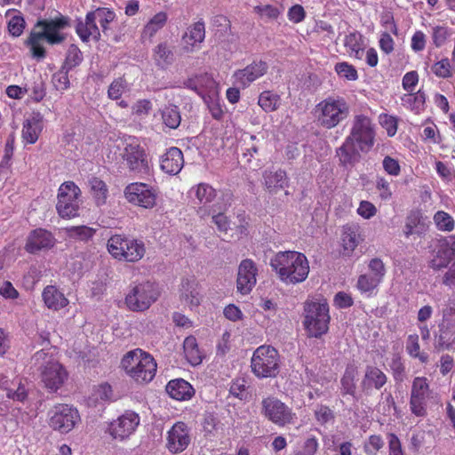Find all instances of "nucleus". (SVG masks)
<instances>
[{"label": "nucleus", "mask_w": 455, "mask_h": 455, "mask_svg": "<svg viewBox=\"0 0 455 455\" xmlns=\"http://www.w3.org/2000/svg\"><path fill=\"white\" fill-rule=\"evenodd\" d=\"M334 70L339 77L346 80H357L359 77L356 68L348 61H339L335 64Z\"/></svg>", "instance_id": "nucleus-51"}, {"label": "nucleus", "mask_w": 455, "mask_h": 455, "mask_svg": "<svg viewBox=\"0 0 455 455\" xmlns=\"http://www.w3.org/2000/svg\"><path fill=\"white\" fill-rule=\"evenodd\" d=\"M280 355L272 345H260L251 359V372L259 379L276 377L280 371Z\"/></svg>", "instance_id": "nucleus-7"}, {"label": "nucleus", "mask_w": 455, "mask_h": 455, "mask_svg": "<svg viewBox=\"0 0 455 455\" xmlns=\"http://www.w3.org/2000/svg\"><path fill=\"white\" fill-rule=\"evenodd\" d=\"M451 34L449 27L446 26H435L433 27L432 40L437 48L443 46L445 41L449 38Z\"/></svg>", "instance_id": "nucleus-61"}, {"label": "nucleus", "mask_w": 455, "mask_h": 455, "mask_svg": "<svg viewBox=\"0 0 455 455\" xmlns=\"http://www.w3.org/2000/svg\"><path fill=\"white\" fill-rule=\"evenodd\" d=\"M206 38V25L203 19L196 20L187 27L184 34L181 36V51L189 54L202 48V43Z\"/></svg>", "instance_id": "nucleus-20"}, {"label": "nucleus", "mask_w": 455, "mask_h": 455, "mask_svg": "<svg viewBox=\"0 0 455 455\" xmlns=\"http://www.w3.org/2000/svg\"><path fill=\"white\" fill-rule=\"evenodd\" d=\"M83 60L84 55L80 48L77 47V45H75V44L69 45L66 53V66L68 68V72L70 68H76V66H79Z\"/></svg>", "instance_id": "nucleus-54"}, {"label": "nucleus", "mask_w": 455, "mask_h": 455, "mask_svg": "<svg viewBox=\"0 0 455 455\" xmlns=\"http://www.w3.org/2000/svg\"><path fill=\"white\" fill-rule=\"evenodd\" d=\"M261 412L265 418L277 426L293 424L297 419L291 407L275 395H268L261 400Z\"/></svg>", "instance_id": "nucleus-13"}, {"label": "nucleus", "mask_w": 455, "mask_h": 455, "mask_svg": "<svg viewBox=\"0 0 455 455\" xmlns=\"http://www.w3.org/2000/svg\"><path fill=\"white\" fill-rule=\"evenodd\" d=\"M47 423L53 431L68 434L73 431L81 420V415L74 405L69 403H56L47 412Z\"/></svg>", "instance_id": "nucleus-9"}, {"label": "nucleus", "mask_w": 455, "mask_h": 455, "mask_svg": "<svg viewBox=\"0 0 455 455\" xmlns=\"http://www.w3.org/2000/svg\"><path fill=\"white\" fill-rule=\"evenodd\" d=\"M402 105L408 109H411L414 113H421L424 111L427 103V94L419 89L417 92H410L409 94H403L401 97Z\"/></svg>", "instance_id": "nucleus-40"}, {"label": "nucleus", "mask_w": 455, "mask_h": 455, "mask_svg": "<svg viewBox=\"0 0 455 455\" xmlns=\"http://www.w3.org/2000/svg\"><path fill=\"white\" fill-rule=\"evenodd\" d=\"M388 454L389 455H405L403 449V443L395 433H388Z\"/></svg>", "instance_id": "nucleus-64"}, {"label": "nucleus", "mask_w": 455, "mask_h": 455, "mask_svg": "<svg viewBox=\"0 0 455 455\" xmlns=\"http://www.w3.org/2000/svg\"><path fill=\"white\" fill-rule=\"evenodd\" d=\"M330 306L326 301H306L304 303V328L308 336L319 338L330 328Z\"/></svg>", "instance_id": "nucleus-6"}, {"label": "nucleus", "mask_w": 455, "mask_h": 455, "mask_svg": "<svg viewBox=\"0 0 455 455\" xmlns=\"http://www.w3.org/2000/svg\"><path fill=\"white\" fill-rule=\"evenodd\" d=\"M152 57L158 68H169L171 64H173L175 52L172 47L169 45L168 42H159V44L153 48Z\"/></svg>", "instance_id": "nucleus-38"}, {"label": "nucleus", "mask_w": 455, "mask_h": 455, "mask_svg": "<svg viewBox=\"0 0 455 455\" xmlns=\"http://www.w3.org/2000/svg\"><path fill=\"white\" fill-rule=\"evenodd\" d=\"M388 378L383 370L375 364H367L362 381L361 388L363 393L370 395L373 390H381L387 382Z\"/></svg>", "instance_id": "nucleus-24"}, {"label": "nucleus", "mask_w": 455, "mask_h": 455, "mask_svg": "<svg viewBox=\"0 0 455 455\" xmlns=\"http://www.w3.org/2000/svg\"><path fill=\"white\" fill-rule=\"evenodd\" d=\"M68 23L69 19L67 16L39 19L25 41L27 46L30 47L32 56L37 59L45 58L46 51L42 44L43 39H45L50 44L62 43L65 36L61 33V29L68 27Z\"/></svg>", "instance_id": "nucleus-1"}, {"label": "nucleus", "mask_w": 455, "mask_h": 455, "mask_svg": "<svg viewBox=\"0 0 455 455\" xmlns=\"http://www.w3.org/2000/svg\"><path fill=\"white\" fill-rule=\"evenodd\" d=\"M375 187L377 190L379 191V196L380 199H384V201H387V199H390L393 196V192L391 189V184L386 177H377L375 181Z\"/></svg>", "instance_id": "nucleus-63"}, {"label": "nucleus", "mask_w": 455, "mask_h": 455, "mask_svg": "<svg viewBox=\"0 0 455 455\" xmlns=\"http://www.w3.org/2000/svg\"><path fill=\"white\" fill-rule=\"evenodd\" d=\"M343 45L349 56L355 59H362L364 51V37L358 30H353L345 36Z\"/></svg>", "instance_id": "nucleus-37"}, {"label": "nucleus", "mask_w": 455, "mask_h": 455, "mask_svg": "<svg viewBox=\"0 0 455 455\" xmlns=\"http://www.w3.org/2000/svg\"><path fill=\"white\" fill-rule=\"evenodd\" d=\"M432 390L426 376H416L411 381L410 393V410L418 418L427 416L428 399Z\"/></svg>", "instance_id": "nucleus-14"}, {"label": "nucleus", "mask_w": 455, "mask_h": 455, "mask_svg": "<svg viewBox=\"0 0 455 455\" xmlns=\"http://www.w3.org/2000/svg\"><path fill=\"white\" fill-rule=\"evenodd\" d=\"M281 97L273 91H262L258 97V105L262 108L264 111H275L280 107Z\"/></svg>", "instance_id": "nucleus-48"}, {"label": "nucleus", "mask_w": 455, "mask_h": 455, "mask_svg": "<svg viewBox=\"0 0 455 455\" xmlns=\"http://www.w3.org/2000/svg\"><path fill=\"white\" fill-rule=\"evenodd\" d=\"M140 422V417L137 411H126L108 423L106 432L115 441H125L134 434Z\"/></svg>", "instance_id": "nucleus-17"}, {"label": "nucleus", "mask_w": 455, "mask_h": 455, "mask_svg": "<svg viewBox=\"0 0 455 455\" xmlns=\"http://www.w3.org/2000/svg\"><path fill=\"white\" fill-rule=\"evenodd\" d=\"M65 232L69 238L88 242L90 238L95 235L96 229L95 228H91V226L82 224V226H68L65 228Z\"/></svg>", "instance_id": "nucleus-45"}, {"label": "nucleus", "mask_w": 455, "mask_h": 455, "mask_svg": "<svg viewBox=\"0 0 455 455\" xmlns=\"http://www.w3.org/2000/svg\"><path fill=\"white\" fill-rule=\"evenodd\" d=\"M113 388L108 382H101L98 386H94L92 391L88 397L89 404L97 406V404H103L107 401L112 400Z\"/></svg>", "instance_id": "nucleus-43"}, {"label": "nucleus", "mask_w": 455, "mask_h": 455, "mask_svg": "<svg viewBox=\"0 0 455 455\" xmlns=\"http://www.w3.org/2000/svg\"><path fill=\"white\" fill-rule=\"evenodd\" d=\"M433 221L441 232H453L455 228V218L444 210H438L433 215Z\"/></svg>", "instance_id": "nucleus-46"}, {"label": "nucleus", "mask_w": 455, "mask_h": 455, "mask_svg": "<svg viewBox=\"0 0 455 455\" xmlns=\"http://www.w3.org/2000/svg\"><path fill=\"white\" fill-rule=\"evenodd\" d=\"M363 237L359 231V226L356 224H347L343 226L340 236L341 254L344 256L353 255Z\"/></svg>", "instance_id": "nucleus-26"}, {"label": "nucleus", "mask_w": 455, "mask_h": 455, "mask_svg": "<svg viewBox=\"0 0 455 455\" xmlns=\"http://www.w3.org/2000/svg\"><path fill=\"white\" fill-rule=\"evenodd\" d=\"M455 315V307H448L443 312V322L439 325L437 347L439 349H452L455 347V321L451 315Z\"/></svg>", "instance_id": "nucleus-22"}, {"label": "nucleus", "mask_w": 455, "mask_h": 455, "mask_svg": "<svg viewBox=\"0 0 455 455\" xmlns=\"http://www.w3.org/2000/svg\"><path fill=\"white\" fill-rule=\"evenodd\" d=\"M44 129V117L41 114H32L23 122L21 136L25 142L35 144Z\"/></svg>", "instance_id": "nucleus-29"}, {"label": "nucleus", "mask_w": 455, "mask_h": 455, "mask_svg": "<svg viewBox=\"0 0 455 455\" xmlns=\"http://www.w3.org/2000/svg\"><path fill=\"white\" fill-rule=\"evenodd\" d=\"M90 194L96 205L107 204L109 196V187L105 180L100 177H91L89 179Z\"/></svg>", "instance_id": "nucleus-39"}, {"label": "nucleus", "mask_w": 455, "mask_h": 455, "mask_svg": "<svg viewBox=\"0 0 455 455\" xmlns=\"http://www.w3.org/2000/svg\"><path fill=\"white\" fill-rule=\"evenodd\" d=\"M162 118L166 126L178 127L181 123L180 108L177 106H165L162 110Z\"/></svg>", "instance_id": "nucleus-50"}, {"label": "nucleus", "mask_w": 455, "mask_h": 455, "mask_svg": "<svg viewBox=\"0 0 455 455\" xmlns=\"http://www.w3.org/2000/svg\"><path fill=\"white\" fill-rule=\"evenodd\" d=\"M121 365L125 372L139 383L153 380L157 371V363L154 356L140 348L125 353L121 360Z\"/></svg>", "instance_id": "nucleus-4"}, {"label": "nucleus", "mask_w": 455, "mask_h": 455, "mask_svg": "<svg viewBox=\"0 0 455 455\" xmlns=\"http://www.w3.org/2000/svg\"><path fill=\"white\" fill-rule=\"evenodd\" d=\"M52 84L58 90H67L70 85L68 68L66 67V60L63 67L52 75Z\"/></svg>", "instance_id": "nucleus-55"}, {"label": "nucleus", "mask_w": 455, "mask_h": 455, "mask_svg": "<svg viewBox=\"0 0 455 455\" xmlns=\"http://www.w3.org/2000/svg\"><path fill=\"white\" fill-rule=\"evenodd\" d=\"M258 267L252 259H244L239 263L236 275V290L241 294H250L257 283Z\"/></svg>", "instance_id": "nucleus-21"}, {"label": "nucleus", "mask_w": 455, "mask_h": 455, "mask_svg": "<svg viewBox=\"0 0 455 455\" xmlns=\"http://www.w3.org/2000/svg\"><path fill=\"white\" fill-rule=\"evenodd\" d=\"M42 299L47 308L51 310H61L69 303L67 296L55 284H47L44 288Z\"/></svg>", "instance_id": "nucleus-30"}, {"label": "nucleus", "mask_w": 455, "mask_h": 455, "mask_svg": "<svg viewBox=\"0 0 455 455\" xmlns=\"http://www.w3.org/2000/svg\"><path fill=\"white\" fill-rule=\"evenodd\" d=\"M451 263V251L450 241L443 239L438 243L435 251L433 252L431 259L428 261V266L435 271L447 267Z\"/></svg>", "instance_id": "nucleus-34"}, {"label": "nucleus", "mask_w": 455, "mask_h": 455, "mask_svg": "<svg viewBox=\"0 0 455 455\" xmlns=\"http://www.w3.org/2000/svg\"><path fill=\"white\" fill-rule=\"evenodd\" d=\"M127 86V81L125 77H116L112 81L108 90V96L112 100H119L122 97L125 88Z\"/></svg>", "instance_id": "nucleus-59"}, {"label": "nucleus", "mask_w": 455, "mask_h": 455, "mask_svg": "<svg viewBox=\"0 0 455 455\" xmlns=\"http://www.w3.org/2000/svg\"><path fill=\"white\" fill-rule=\"evenodd\" d=\"M379 120L380 125L386 129L388 136H395V134H396L398 127L396 116H388V114H380Z\"/></svg>", "instance_id": "nucleus-62"}, {"label": "nucleus", "mask_w": 455, "mask_h": 455, "mask_svg": "<svg viewBox=\"0 0 455 455\" xmlns=\"http://www.w3.org/2000/svg\"><path fill=\"white\" fill-rule=\"evenodd\" d=\"M263 182L269 193H277L279 189H283L289 185L287 172L283 169L276 171H265L263 172Z\"/></svg>", "instance_id": "nucleus-32"}, {"label": "nucleus", "mask_w": 455, "mask_h": 455, "mask_svg": "<svg viewBox=\"0 0 455 455\" xmlns=\"http://www.w3.org/2000/svg\"><path fill=\"white\" fill-rule=\"evenodd\" d=\"M82 191L73 180L63 182L58 189L56 211L64 219L79 216V197Z\"/></svg>", "instance_id": "nucleus-10"}, {"label": "nucleus", "mask_w": 455, "mask_h": 455, "mask_svg": "<svg viewBox=\"0 0 455 455\" xmlns=\"http://www.w3.org/2000/svg\"><path fill=\"white\" fill-rule=\"evenodd\" d=\"M159 295L160 290L156 283H139L126 295L125 303L131 310L142 312V310L149 308L150 305L157 300Z\"/></svg>", "instance_id": "nucleus-11"}, {"label": "nucleus", "mask_w": 455, "mask_h": 455, "mask_svg": "<svg viewBox=\"0 0 455 455\" xmlns=\"http://www.w3.org/2000/svg\"><path fill=\"white\" fill-rule=\"evenodd\" d=\"M191 191L194 192L196 199L201 204H208L212 203L218 195V192L214 187L206 182H201L200 184L192 187Z\"/></svg>", "instance_id": "nucleus-44"}, {"label": "nucleus", "mask_w": 455, "mask_h": 455, "mask_svg": "<svg viewBox=\"0 0 455 455\" xmlns=\"http://www.w3.org/2000/svg\"><path fill=\"white\" fill-rule=\"evenodd\" d=\"M97 9L89 11L84 20H77L76 31L83 41H89L90 38L100 39V31L96 24Z\"/></svg>", "instance_id": "nucleus-27"}, {"label": "nucleus", "mask_w": 455, "mask_h": 455, "mask_svg": "<svg viewBox=\"0 0 455 455\" xmlns=\"http://www.w3.org/2000/svg\"><path fill=\"white\" fill-rule=\"evenodd\" d=\"M270 265L281 281L288 283H303L310 272L308 259L298 251L277 252L271 259Z\"/></svg>", "instance_id": "nucleus-2"}, {"label": "nucleus", "mask_w": 455, "mask_h": 455, "mask_svg": "<svg viewBox=\"0 0 455 455\" xmlns=\"http://www.w3.org/2000/svg\"><path fill=\"white\" fill-rule=\"evenodd\" d=\"M358 374V369L356 364L350 363L347 364L345 371L340 379L341 392L343 395L348 393V395H355L356 392V377Z\"/></svg>", "instance_id": "nucleus-42"}, {"label": "nucleus", "mask_w": 455, "mask_h": 455, "mask_svg": "<svg viewBox=\"0 0 455 455\" xmlns=\"http://www.w3.org/2000/svg\"><path fill=\"white\" fill-rule=\"evenodd\" d=\"M168 20V12L166 11H159L146 22L141 31V37L143 39H153L158 31L165 27Z\"/></svg>", "instance_id": "nucleus-35"}, {"label": "nucleus", "mask_w": 455, "mask_h": 455, "mask_svg": "<svg viewBox=\"0 0 455 455\" xmlns=\"http://www.w3.org/2000/svg\"><path fill=\"white\" fill-rule=\"evenodd\" d=\"M368 269L372 274L374 291H376L379 283H383L386 275L387 269L385 263L379 257H374L369 261Z\"/></svg>", "instance_id": "nucleus-47"}, {"label": "nucleus", "mask_w": 455, "mask_h": 455, "mask_svg": "<svg viewBox=\"0 0 455 455\" xmlns=\"http://www.w3.org/2000/svg\"><path fill=\"white\" fill-rule=\"evenodd\" d=\"M431 70L437 77L447 78L453 76V68L449 58H442L439 61H435Z\"/></svg>", "instance_id": "nucleus-52"}, {"label": "nucleus", "mask_w": 455, "mask_h": 455, "mask_svg": "<svg viewBox=\"0 0 455 455\" xmlns=\"http://www.w3.org/2000/svg\"><path fill=\"white\" fill-rule=\"evenodd\" d=\"M406 351L411 357H417L421 362L428 361V355L420 351L418 333H411L406 339Z\"/></svg>", "instance_id": "nucleus-49"}, {"label": "nucleus", "mask_w": 455, "mask_h": 455, "mask_svg": "<svg viewBox=\"0 0 455 455\" xmlns=\"http://www.w3.org/2000/svg\"><path fill=\"white\" fill-rule=\"evenodd\" d=\"M107 249L116 259L131 263L139 261L146 253V246L142 241L123 235H111L107 242Z\"/></svg>", "instance_id": "nucleus-8"}, {"label": "nucleus", "mask_w": 455, "mask_h": 455, "mask_svg": "<svg viewBox=\"0 0 455 455\" xmlns=\"http://www.w3.org/2000/svg\"><path fill=\"white\" fill-rule=\"evenodd\" d=\"M124 196L131 204L153 209L157 204L159 191L157 187L147 182H131L125 186Z\"/></svg>", "instance_id": "nucleus-12"}, {"label": "nucleus", "mask_w": 455, "mask_h": 455, "mask_svg": "<svg viewBox=\"0 0 455 455\" xmlns=\"http://www.w3.org/2000/svg\"><path fill=\"white\" fill-rule=\"evenodd\" d=\"M254 12L260 17L275 20L278 19L279 15H281L282 9L273 6V4H259L254 7Z\"/></svg>", "instance_id": "nucleus-60"}, {"label": "nucleus", "mask_w": 455, "mask_h": 455, "mask_svg": "<svg viewBox=\"0 0 455 455\" xmlns=\"http://www.w3.org/2000/svg\"><path fill=\"white\" fill-rule=\"evenodd\" d=\"M354 145L356 147L358 154L369 152L375 144V125L371 118L363 114L355 116L352 121Z\"/></svg>", "instance_id": "nucleus-16"}, {"label": "nucleus", "mask_w": 455, "mask_h": 455, "mask_svg": "<svg viewBox=\"0 0 455 455\" xmlns=\"http://www.w3.org/2000/svg\"><path fill=\"white\" fill-rule=\"evenodd\" d=\"M166 391L175 400H189L195 395V389L190 382L185 379L169 380Z\"/></svg>", "instance_id": "nucleus-36"}, {"label": "nucleus", "mask_w": 455, "mask_h": 455, "mask_svg": "<svg viewBox=\"0 0 455 455\" xmlns=\"http://www.w3.org/2000/svg\"><path fill=\"white\" fill-rule=\"evenodd\" d=\"M128 169L137 175H148L151 171L150 161L145 148L138 140H132L124 148L122 153Z\"/></svg>", "instance_id": "nucleus-15"}, {"label": "nucleus", "mask_w": 455, "mask_h": 455, "mask_svg": "<svg viewBox=\"0 0 455 455\" xmlns=\"http://www.w3.org/2000/svg\"><path fill=\"white\" fill-rule=\"evenodd\" d=\"M427 227V225L422 210L415 208L414 210H411L407 214L403 233L406 236L412 235V234H422Z\"/></svg>", "instance_id": "nucleus-33"}, {"label": "nucleus", "mask_w": 455, "mask_h": 455, "mask_svg": "<svg viewBox=\"0 0 455 455\" xmlns=\"http://www.w3.org/2000/svg\"><path fill=\"white\" fill-rule=\"evenodd\" d=\"M183 348L187 361L192 363V365L201 363L204 358V354L200 349L196 337H194V335L186 337L183 342Z\"/></svg>", "instance_id": "nucleus-41"}, {"label": "nucleus", "mask_w": 455, "mask_h": 455, "mask_svg": "<svg viewBox=\"0 0 455 455\" xmlns=\"http://www.w3.org/2000/svg\"><path fill=\"white\" fill-rule=\"evenodd\" d=\"M390 368L394 379L403 381L406 376V367L400 355H395L390 362Z\"/></svg>", "instance_id": "nucleus-56"}, {"label": "nucleus", "mask_w": 455, "mask_h": 455, "mask_svg": "<svg viewBox=\"0 0 455 455\" xmlns=\"http://www.w3.org/2000/svg\"><path fill=\"white\" fill-rule=\"evenodd\" d=\"M337 156H339L341 165H351L356 162L359 152L357 148H355V139L353 137V125L349 134L346 137L342 145L337 148Z\"/></svg>", "instance_id": "nucleus-31"}, {"label": "nucleus", "mask_w": 455, "mask_h": 455, "mask_svg": "<svg viewBox=\"0 0 455 455\" xmlns=\"http://www.w3.org/2000/svg\"><path fill=\"white\" fill-rule=\"evenodd\" d=\"M56 243L55 235L44 229V228H36L33 229L27 237L25 250L29 253H37L41 250H48L52 248Z\"/></svg>", "instance_id": "nucleus-23"}, {"label": "nucleus", "mask_w": 455, "mask_h": 455, "mask_svg": "<svg viewBox=\"0 0 455 455\" xmlns=\"http://www.w3.org/2000/svg\"><path fill=\"white\" fill-rule=\"evenodd\" d=\"M268 66L264 60H253L249 65L240 69H235L232 75L233 83L241 88H247L257 78L263 77L267 74Z\"/></svg>", "instance_id": "nucleus-18"}, {"label": "nucleus", "mask_w": 455, "mask_h": 455, "mask_svg": "<svg viewBox=\"0 0 455 455\" xmlns=\"http://www.w3.org/2000/svg\"><path fill=\"white\" fill-rule=\"evenodd\" d=\"M33 359L41 364L40 377L47 390L57 392L59 388L63 387L65 381L68 379L69 373L62 363L54 358L52 353L46 352V350H39V352L34 354Z\"/></svg>", "instance_id": "nucleus-5"}, {"label": "nucleus", "mask_w": 455, "mask_h": 455, "mask_svg": "<svg viewBox=\"0 0 455 455\" xmlns=\"http://www.w3.org/2000/svg\"><path fill=\"white\" fill-rule=\"evenodd\" d=\"M385 445V441L381 435H370L367 441L363 443V451L367 455H377Z\"/></svg>", "instance_id": "nucleus-53"}, {"label": "nucleus", "mask_w": 455, "mask_h": 455, "mask_svg": "<svg viewBox=\"0 0 455 455\" xmlns=\"http://www.w3.org/2000/svg\"><path fill=\"white\" fill-rule=\"evenodd\" d=\"M356 287L361 292H363V294H374V282L371 272H370L369 274L359 275L357 278Z\"/></svg>", "instance_id": "nucleus-57"}, {"label": "nucleus", "mask_w": 455, "mask_h": 455, "mask_svg": "<svg viewBox=\"0 0 455 455\" xmlns=\"http://www.w3.org/2000/svg\"><path fill=\"white\" fill-rule=\"evenodd\" d=\"M180 300L188 303L190 307H197L202 300L200 293V283L197 282L196 276L183 278L180 288Z\"/></svg>", "instance_id": "nucleus-28"}, {"label": "nucleus", "mask_w": 455, "mask_h": 455, "mask_svg": "<svg viewBox=\"0 0 455 455\" xmlns=\"http://www.w3.org/2000/svg\"><path fill=\"white\" fill-rule=\"evenodd\" d=\"M97 19L103 31H106L108 28H109V24L113 20L116 19V14L113 9H109V7H97Z\"/></svg>", "instance_id": "nucleus-58"}, {"label": "nucleus", "mask_w": 455, "mask_h": 455, "mask_svg": "<svg viewBox=\"0 0 455 455\" xmlns=\"http://www.w3.org/2000/svg\"><path fill=\"white\" fill-rule=\"evenodd\" d=\"M184 164V155L181 149L177 148V146L169 148L160 160V167L165 173H169L170 175H177V173H180Z\"/></svg>", "instance_id": "nucleus-25"}, {"label": "nucleus", "mask_w": 455, "mask_h": 455, "mask_svg": "<svg viewBox=\"0 0 455 455\" xmlns=\"http://www.w3.org/2000/svg\"><path fill=\"white\" fill-rule=\"evenodd\" d=\"M190 442V429L185 421H176L167 431L165 446L172 453L186 451Z\"/></svg>", "instance_id": "nucleus-19"}, {"label": "nucleus", "mask_w": 455, "mask_h": 455, "mask_svg": "<svg viewBox=\"0 0 455 455\" xmlns=\"http://www.w3.org/2000/svg\"><path fill=\"white\" fill-rule=\"evenodd\" d=\"M350 113L349 106L341 96H329L322 99L313 109L318 126L332 129L345 121Z\"/></svg>", "instance_id": "nucleus-3"}]
</instances>
